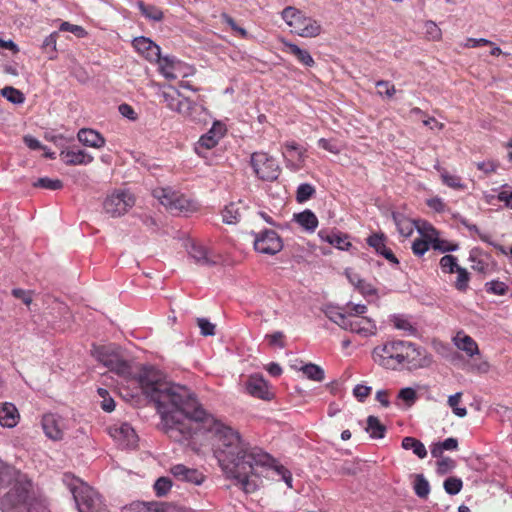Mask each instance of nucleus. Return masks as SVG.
Listing matches in <instances>:
<instances>
[{
    "label": "nucleus",
    "mask_w": 512,
    "mask_h": 512,
    "mask_svg": "<svg viewBox=\"0 0 512 512\" xmlns=\"http://www.w3.org/2000/svg\"><path fill=\"white\" fill-rule=\"evenodd\" d=\"M455 272L457 273L455 288L461 292L466 291L470 280L468 271L463 267H459Z\"/></svg>",
    "instance_id": "de8ad7c7"
},
{
    "label": "nucleus",
    "mask_w": 512,
    "mask_h": 512,
    "mask_svg": "<svg viewBox=\"0 0 512 512\" xmlns=\"http://www.w3.org/2000/svg\"><path fill=\"white\" fill-rule=\"evenodd\" d=\"M344 330L366 338L377 333V326L375 321L369 317H353V315H349Z\"/></svg>",
    "instance_id": "dca6fc26"
},
{
    "label": "nucleus",
    "mask_w": 512,
    "mask_h": 512,
    "mask_svg": "<svg viewBox=\"0 0 512 512\" xmlns=\"http://www.w3.org/2000/svg\"><path fill=\"white\" fill-rule=\"evenodd\" d=\"M371 357L378 366L392 371H413L428 368L433 363L432 355L425 348L399 339H390L376 345Z\"/></svg>",
    "instance_id": "7ed1b4c3"
},
{
    "label": "nucleus",
    "mask_w": 512,
    "mask_h": 512,
    "mask_svg": "<svg viewBox=\"0 0 512 512\" xmlns=\"http://www.w3.org/2000/svg\"><path fill=\"white\" fill-rule=\"evenodd\" d=\"M426 204L428 205V207H430L431 209H433L436 212H443V211H445V208H446V204L439 197H433V198L428 199L426 201Z\"/></svg>",
    "instance_id": "338daca9"
},
{
    "label": "nucleus",
    "mask_w": 512,
    "mask_h": 512,
    "mask_svg": "<svg viewBox=\"0 0 512 512\" xmlns=\"http://www.w3.org/2000/svg\"><path fill=\"white\" fill-rule=\"evenodd\" d=\"M33 186L48 189V190H59L63 187V183L59 179L42 177V178H39L36 182H34Z\"/></svg>",
    "instance_id": "49530a36"
},
{
    "label": "nucleus",
    "mask_w": 512,
    "mask_h": 512,
    "mask_svg": "<svg viewBox=\"0 0 512 512\" xmlns=\"http://www.w3.org/2000/svg\"><path fill=\"white\" fill-rule=\"evenodd\" d=\"M500 202H503L508 208L512 209V191L502 190L497 196Z\"/></svg>",
    "instance_id": "774afa93"
},
{
    "label": "nucleus",
    "mask_w": 512,
    "mask_h": 512,
    "mask_svg": "<svg viewBox=\"0 0 512 512\" xmlns=\"http://www.w3.org/2000/svg\"><path fill=\"white\" fill-rule=\"evenodd\" d=\"M315 193V188L308 183L300 184L297 188L296 199L299 203L306 202Z\"/></svg>",
    "instance_id": "8fccbe9b"
},
{
    "label": "nucleus",
    "mask_w": 512,
    "mask_h": 512,
    "mask_svg": "<svg viewBox=\"0 0 512 512\" xmlns=\"http://www.w3.org/2000/svg\"><path fill=\"white\" fill-rule=\"evenodd\" d=\"M281 17L292 29V32L300 37L314 38L322 32V26L318 20L307 16L295 7L288 6L284 8Z\"/></svg>",
    "instance_id": "39448f33"
},
{
    "label": "nucleus",
    "mask_w": 512,
    "mask_h": 512,
    "mask_svg": "<svg viewBox=\"0 0 512 512\" xmlns=\"http://www.w3.org/2000/svg\"><path fill=\"white\" fill-rule=\"evenodd\" d=\"M170 473L175 479L193 485H201L205 480V475L195 468L187 467L183 464L171 466Z\"/></svg>",
    "instance_id": "6ab92c4d"
},
{
    "label": "nucleus",
    "mask_w": 512,
    "mask_h": 512,
    "mask_svg": "<svg viewBox=\"0 0 512 512\" xmlns=\"http://www.w3.org/2000/svg\"><path fill=\"white\" fill-rule=\"evenodd\" d=\"M60 157L67 165H87L94 159L86 151L74 148L61 151Z\"/></svg>",
    "instance_id": "393cba45"
},
{
    "label": "nucleus",
    "mask_w": 512,
    "mask_h": 512,
    "mask_svg": "<svg viewBox=\"0 0 512 512\" xmlns=\"http://www.w3.org/2000/svg\"><path fill=\"white\" fill-rule=\"evenodd\" d=\"M198 326L201 330V334L204 336H212L215 334V325L212 324L205 318H198Z\"/></svg>",
    "instance_id": "e2e57ef3"
},
{
    "label": "nucleus",
    "mask_w": 512,
    "mask_h": 512,
    "mask_svg": "<svg viewBox=\"0 0 512 512\" xmlns=\"http://www.w3.org/2000/svg\"><path fill=\"white\" fill-rule=\"evenodd\" d=\"M42 428L45 435L54 441L61 440L67 428L65 419L57 414H45L42 418Z\"/></svg>",
    "instance_id": "2eb2a0df"
},
{
    "label": "nucleus",
    "mask_w": 512,
    "mask_h": 512,
    "mask_svg": "<svg viewBox=\"0 0 512 512\" xmlns=\"http://www.w3.org/2000/svg\"><path fill=\"white\" fill-rule=\"evenodd\" d=\"M138 383L157 406L166 434L176 442L188 440L197 431L211 434L214 455L226 478L236 481L246 493L260 485L262 470L273 468L289 488L292 474L262 449L251 446L233 428L208 414L185 386L166 381L154 368H145Z\"/></svg>",
    "instance_id": "f257e3e1"
},
{
    "label": "nucleus",
    "mask_w": 512,
    "mask_h": 512,
    "mask_svg": "<svg viewBox=\"0 0 512 512\" xmlns=\"http://www.w3.org/2000/svg\"><path fill=\"white\" fill-rule=\"evenodd\" d=\"M393 219L397 226L398 232L403 237L407 238L413 234L414 229L416 228L417 222L407 218L406 216H404L402 214H393Z\"/></svg>",
    "instance_id": "7c9ffc66"
},
{
    "label": "nucleus",
    "mask_w": 512,
    "mask_h": 512,
    "mask_svg": "<svg viewBox=\"0 0 512 512\" xmlns=\"http://www.w3.org/2000/svg\"><path fill=\"white\" fill-rule=\"evenodd\" d=\"M0 511L49 512L46 505L37 497L30 478L1 459Z\"/></svg>",
    "instance_id": "f03ea898"
},
{
    "label": "nucleus",
    "mask_w": 512,
    "mask_h": 512,
    "mask_svg": "<svg viewBox=\"0 0 512 512\" xmlns=\"http://www.w3.org/2000/svg\"><path fill=\"white\" fill-rule=\"evenodd\" d=\"M398 399L403 400L407 406H411L417 399V393L413 388H402L398 393Z\"/></svg>",
    "instance_id": "bf43d9fd"
},
{
    "label": "nucleus",
    "mask_w": 512,
    "mask_h": 512,
    "mask_svg": "<svg viewBox=\"0 0 512 512\" xmlns=\"http://www.w3.org/2000/svg\"><path fill=\"white\" fill-rule=\"evenodd\" d=\"M1 94L8 101L14 104H21L25 100L23 93H21L18 89L11 86L4 87L1 90Z\"/></svg>",
    "instance_id": "37998d69"
},
{
    "label": "nucleus",
    "mask_w": 512,
    "mask_h": 512,
    "mask_svg": "<svg viewBox=\"0 0 512 512\" xmlns=\"http://www.w3.org/2000/svg\"><path fill=\"white\" fill-rule=\"evenodd\" d=\"M153 195L171 213L188 215L197 209L194 202L170 188L155 189Z\"/></svg>",
    "instance_id": "0eeeda50"
},
{
    "label": "nucleus",
    "mask_w": 512,
    "mask_h": 512,
    "mask_svg": "<svg viewBox=\"0 0 512 512\" xmlns=\"http://www.w3.org/2000/svg\"><path fill=\"white\" fill-rule=\"evenodd\" d=\"M250 162L256 176L263 181H274L280 175L277 160L265 152L253 153Z\"/></svg>",
    "instance_id": "6e6552de"
},
{
    "label": "nucleus",
    "mask_w": 512,
    "mask_h": 512,
    "mask_svg": "<svg viewBox=\"0 0 512 512\" xmlns=\"http://www.w3.org/2000/svg\"><path fill=\"white\" fill-rule=\"evenodd\" d=\"M64 482L72 493L79 512H109L102 497L87 483L65 474Z\"/></svg>",
    "instance_id": "20e7f679"
},
{
    "label": "nucleus",
    "mask_w": 512,
    "mask_h": 512,
    "mask_svg": "<svg viewBox=\"0 0 512 512\" xmlns=\"http://www.w3.org/2000/svg\"><path fill=\"white\" fill-rule=\"evenodd\" d=\"M77 138L83 145L92 148H101L105 145L104 137L93 129H80Z\"/></svg>",
    "instance_id": "bb28decb"
},
{
    "label": "nucleus",
    "mask_w": 512,
    "mask_h": 512,
    "mask_svg": "<svg viewBox=\"0 0 512 512\" xmlns=\"http://www.w3.org/2000/svg\"><path fill=\"white\" fill-rule=\"evenodd\" d=\"M227 129L224 123L215 121L210 130L198 140L195 151L202 155L205 151L214 148L225 135Z\"/></svg>",
    "instance_id": "4468645a"
},
{
    "label": "nucleus",
    "mask_w": 512,
    "mask_h": 512,
    "mask_svg": "<svg viewBox=\"0 0 512 512\" xmlns=\"http://www.w3.org/2000/svg\"><path fill=\"white\" fill-rule=\"evenodd\" d=\"M134 204L135 198L129 191L118 190L106 197L103 208L111 217H119L127 213Z\"/></svg>",
    "instance_id": "9d476101"
},
{
    "label": "nucleus",
    "mask_w": 512,
    "mask_h": 512,
    "mask_svg": "<svg viewBox=\"0 0 512 512\" xmlns=\"http://www.w3.org/2000/svg\"><path fill=\"white\" fill-rule=\"evenodd\" d=\"M416 229L422 238L429 240L431 243L438 238V231L427 221H417Z\"/></svg>",
    "instance_id": "c9c22d12"
},
{
    "label": "nucleus",
    "mask_w": 512,
    "mask_h": 512,
    "mask_svg": "<svg viewBox=\"0 0 512 512\" xmlns=\"http://www.w3.org/2000/svg\"><path fill=\"white\" fill-rule=\"evenodd\" d=\"M458 448V441L455 438H447L443 442L437 443L431 449L433 457H439L444 450H456Z\"/></svg>",
    "instance_id": "ea45409f"
},
{
    "label": "nucleus",
    "mask_w": 512,
    "mask_h": 512,
    "mask_svg": "<svg viewBox=\"0 0 512 512\" xmlns=\"http://www.w3.org/2000/svg\"><path fill=\"white\" fill-rule=\"evenodd\" d=\"M137 6L141 13L149 20L160 21L163 18V12L154 5H146L144 2L139 1Z\"/></svg>",
    "instance_id": "e433bc0d"
},
{
    "label": "nucleus",
    "mask_w": 512,
    "mask_h": 512,
    "mask_svg": "<svg viewBox=\"0 0 512 512\" xmlns=\"http://www.w3.org/2000/svg\"><path fill=\"white\" fill-rule=\"evenodd\" d=\"M122 512H184L181 508L156 502H133L123 507Z\"/></svg>",
    "instance_id": "412c9836"
},
{
    "label": "nucleus",
    "mask_w": 512,
    "mask_h": 512,
    "mask_svg": "<svg viewBox=\"0 0 512 512\" xmlns=\"http://www.w3.org/2000/svg\"><path fill=\"white\" fill-rule=\"evenodd\" d=\"M370 386L358 384L353 389V395L361 402H363L371 393Z\"/></svg>",
    "instance_id": "0e129e2a"
},
{
    "label": "nucleus",
    "mask_w": 512,
    "mask_h": 512,
    "mask_svg": "<svg viewBox=\"0 0 512 512\" xmlns=\"http://www.w3.org/2000/svg\"><path fill=\"white\" fill-rule=\"evenodd\" d=\"M440 267L444 273H454L460 266L455 256L445 255L440 259Z\"/></svg>",
    "instance_id": "603ef678"
},
{
    "label": "nucleus",
    "mask_w": 512,
    "mask_h": 512,
    "mask_svg": "<svg viewBox=\"0 0 512 512\" xmlns=\"http://www.w3.org/2000/svg\"><path fill=\"white\" fill-rule=\"evenodd\" d=\"M441 179L442 182L455 190H464L466 189V185L462 182V179L458 175L450 174L447 170H441Z\"/></svg>",
    "instance_id": "58836bf2"
},
{
    "label": "nucleus",
    "mask_w": 512,
    "mask_h": 512,
    "mask_svg": "<svg viewBox=\"0 0 512 512\" xmlns=\"http://www.w3.org/2000/svg\"><path fill=\"white\" fill-rule=\"evenodd\" d=\"M108 433L122 448L133 449L138 445V435L134 428L126 422H118L109 426Z\"/></svg>",
    "instance_id": "9b49d317"
},
{
    "label": "nucleus",
    "mask_w": 512,
    "mask_h": 512,
    "mask_svg": "<svg viewBox=\"0 0 512 512\" xmlns=\"http://www.w3.org/2000/svg\"><path fill=\"white\" fill-rule=\"evenodd\" d=\"M178 114L195 123H203L207 121V109L189 98L182 101V106L178 109Z\"/></svg>",
    "instance_id": "f3484780"
},
{
    "label": "nucleus",
    "mask_w": 512,
    "mask_h": 512,
    "mask_svg": "<svg viewBox=\"0 0 512 512\" xmlns=\"http://www.w3.org/2000/svg\"><path fill=\"white\" fill-rule=\"evenodd\" d=\"M188 253L198 264L207 265L211 263L206 248L201 244L192 243Z\"/></svg>",
    "instance_id": "f704fd0d"
},
{
    "label": "nucleus",
    "mask_w": 512,
    "mask_h": 512,
    "mask_svg": "<svg viewBox=\"0 0 512 512\" xmlns=\"http://www.w3.org/2000/svg\"><path fill=\"white\" fill-rule=\"evenodd\" d=\"M478 170L484 172L485 174L494 173L498 168V163L493 160H486L482 162H478L476 164Z\"/></svg>",
    "instance_id": "69168bd1"
},
{
    "label": "nucleus",
    "mask_w": 512,
    "mask_h": 512,
    "mask_svg": "<svg viewBox=\"0 0 512 512\" xmlns=\"http://www.w3.org/2000/svg\"><path fill=\"white\" fill-rule=\"evenodd\" d=\"M413 489L415 494L420 498H427V496L429 495L430 485L422 474L415 475Z\"/></svg>",
    "instance_id": "4c0bfd02"
},
{
    "label": "nucleus",
    "mask_w": 512,
    "mask_h": 512,
    "mask_svg": "<svg viewBox=\"0 0 512 512\" xmlns=\"http://www.w3.org/2000/svg\"><path fill=\"white\" fill-rule=\"evenodd\" d=\"M132 45L135 50L150 63H156L161 56L160 47L150 38L144 36L136 37Z\"/></svg>",
    "instance_id": "a211bd4d"
},
{
    "label": "nucleus",
    "mask_w": 512,
    "mask_h": 512,
    "mask_svg": "<svg viewBox=\"0 0 512 512\" xmlns=\"http://www.w3.org/2000/svg\"><path fill=\"white\" fill-rule=\"evenodd\" d=\"M454 345L461 351L465 352L468 357L479 355V347L476 341L464 331H458L452 338Z\"/></svg>",
    "instance_id": "5701e85b"
},
{
    "label": "nucleus",
    "mask_w": 512,
    "mask_h": 512,
    "mask_svg": "<svg viewBox=\"0 0 512 512\" xmlns=\"http://www.w3.org/2000/svg\"><path fill=\"white\" fill-rule=\"evenodd\" d=\"M423 29H424V34H425L426 38L429 40L438 41L442 37L441 29L438 27V25L435 22H433L431 20L426 21L424 23Z\"/></svg>",
    "instance_id": "c03bdc74"
},
{
    "label": "nucleus",
    "mask_w": 512,
    "mask_h": 512,
    "mask_svg": "<svg viewBox=\"0 0 512 512\" xmlns=\"http://www.w3.org/2000/svg\"><path fill=\"white\" fill-rule=\"evenodd\" d=\"M246 391L249 395L262 400H271L273 398L268 382L260 375L249 377L246 382Z\"/></svg>",
    "instance_id": "aec40b11"
},
{
    "label": "nucleus",
    "mask_w": 512,
    "mask_h": 512,
    "mask_svg": "<svg viewBox=\"0 0 512 512\" xmlns=\"http://www.w3.org/2000/svg\"><path fill=\"white\" fill-rule=\"evenodd\" d=\"M463 483L460 478L449 477L444 481V489L450 495L458 494L462 489Z\"/></svg>",
    "instance_id": "864d4df0"
},
{
    "label": "nucleus",
    "mask_w": 512,
    "mask_h": 512,
    "mask_svg": "<svg viewBox=\"0 0 512 512\" xmlns=\"http://www.w3.org/2000/svg\"><path fill=\"white\" fill-rule=\"evenodd\" d=\"M159 73L167 80L186 78L195 73V68L173 56H160L156 62Z\"/></svg>",
    "instance_id": "1a4fd4ad"
},
{
    "label": "nucleus",
    "mask_w": 512,
    "mask_h": 512,
    "mask_svg": "<svg viewBox=\"0 0 512 512\" xmlns=\"http://www.w3.org/2000/svg\"><path fill=\"white\" fill-rule=\"evenodd\" d=\"M295 222L307 232H314L318 226L317 216L311 210H304L294 214Z\"/></svg>",
    "instance_id": "c85d7f7f"
},
{
    "label": "nucleus",
    "mask_w": 512,
    "mask_h": 512,
    "mask_svg": "<svg viewBox=\"0 0 512 512\" xmlns=\"http://www.w3.org/2000/svg\"><path fill=\"white\" fill-rule=\"evenodd\" d=\"M365 430L373 439H382L386 433L385 425L380 422L378 417L372 415L367 418Z\"/></svg>",
    "instance_id": "2f4dec72"
},
{
    "label": "nucleus",
    "mask_w": 512,
    "mask_h": 512,
    "mask_svg": "<svg viewBox=\"0 0 512 512\" xmlns=\"http://www.w3.org/2000/svg\"><path fill=\"white\" fill-rule=\"evenodd\" d=\"M319 238L340 250H348L351 246L349 237L339 231L322 229L318 232Z\"/></svg>",
    "instance_id": "4be33fe9"
},
{
    "label": "nucleus",
    "mask_w": 512,
    "mask_h": 512,
    "mask_svg": "<svg viewBox=\"0 0 512 512\" xmlns=\"http://www.w3.org/2000/svg\"><path fill=\"white\" fill-rule=\"evenodd\" d=\"M20 420L16 406L10 402L0 403V425L6 428L15 427Z\"/></svg>",
    "instance_id": "a878e982"
},
{
    "label": "nucleus",
    "mask_w": 512,
    "mask_h": 512,
    "mask_svg": "<svg viewBox=\"0 0 512 512\" xmlns=\"http://www.w3.org/2000/svg\"><path fill=\"white\" fill-rule=\"evenodd\" d=\"M367 243L370 247L382 255L389 262L398 264V259L395 257L391 249L386 246V238L383 234H372L367 238Z\"/></svg>",
    "instance_id": "b1692460"
},
{
    "label": "nucleus",
    "mask_w": 512,
    "mask_h": 512,
    "mask_svg": "<svg viewBox=\"0 0 512 512\" xmlns=\"http://www.w3.org/2000/svg\"><path fill=\"white\" fill-rule=\"evenodd\" d=\"M169 88L171 92L163 91L161 93V97L169 110L178 113V109H180L182 101H184L186 97H184L179 90L175 89L173 86H170Z\"/></svg>",
    "instance_id": "c756f323"
},
{
    "label": "nucleus",
    "mask_w": 512,
    "mask_h": 512,
    "mask_svg": "<svg viewBox=\"0 0 512 512\" xmlns=\"http://www.w3.org/2000/svg\"><path fill=\"white\" fill-rule=\"evenodd\" d=\"M283 157L286 161V167L291 171H299L305 166L307 150L297 144L295 141H287L283 144Z\"/></svg>",
    "instance_id": "ddd939ff"
},
{
    "label": "nucleus",
    "mask_w": 512,
    "mask_h": 512,
    "mask_svg": "<svg viewBox=\"0 0 512 512\" xmlns=\"http://www.w3.org/2000/svg\"><path fill=\"white\" fill-rule=\"evenodd\" d=\"M326 315L327 317L333 321L334 323H336L338 326H340L342 329H345V326H346V323L348 321V317L349 315H347L346 311L345 312H341L337 309H334V308H329L327 311H326Z\"/></svg>",
    "instance_id": "a18cd8bd"
},
{
    "label": "nucleus",
    "mask_w": 512,
    "mask_h": 512,
    "mask_svg": "<svg viewBox=\"0 0 512 512\" xmlns=\"http://www.w3.org/2000/svg\"><path fill=\"white\" fill-rule=\"evenodd\" d=\"M367 312V306L364 304H355L349 302L346 304L347 315H353V317H365L364 314Z\"/></svg>",
    "instance_id": "052dcab7"
},
{
    "label": "nucleus",
    "mask_w": 512,
    "mask_h": 512,
    "mask_svg": "<svg viewBox=\"0 0 512 512\" xmlns=\"http://www.w3.org/2000/svg\"><path fill=\"white\" fill-rule=\"evenodd\" d=\"M223 221L227 224H233L240 218V212L235 204L227 205L222 211Z\"/></svg>",
    "instance_id": "09e8293b"
},
{
    "label": "nucleus",
    "mask_w": 512,
    "mask_h": 512,
    "mask_svg": "<svg viewBox=\"0 0 512 512\" xmlns=\"http://www.w3.org/2000/svg\"><path fill=\"white\" fill-rule=\"evenodd\" d=\"M431 242L424 238L415 239L412 243V251L416 256H423L428 250Z\"/></svg>",
    "instance_id": "13d9d810"
},
{
    "label": "nucleus",
    "mask_w": 512,
    "mask_h": 512,
    "mask_svg": "<svg viewBox=\"0 0 512 512\" xmlns=\"http://www.w3.org/2000/svg\"><path fill=\"white\" fill-rule=\"evenodd\" d=\"M318 146L332 154L337 155L341 152V147L335 139L320 138L318 140Z\"/></svg>",
    "instance_id": "4d7b16f0"
},
{
    "label": "nucleus",
    "mask_w": 512,
    "mask_h": 512,
    "mask_svg": "<svg viewBox=\"0 0 512 512\" xmlns=\"http://www.w3.org/2000/svg\"><path fill=\"white\" fill-rule=\"evenodd\" d=\"M254 248L261 254L275 255L282 250L283 242L277 232L264 230L255 234Z\"/></svg>",
    "instance_id": "f8f14e48"
},
{
    "label": "nucleus",
    "mask_w": 512,
    "mask_h": 512,
    "mask_svg": "<svg viewBox=\"0 0 512 512\" xmlns=\"http://www.w3.org/2000/svg\"><path fill=\"white\" fill-rule=\"evenodd\" d=\"M390 322L395 329L403 331L407 335L413 336L417 334L416 327L404 315H393Z\"/></svg>",
    "instance_id": "473e14b6"
},
{
    "label": "nucleus",
    "mask_w": 512,
    "mask_h": 512,
    "mask_svg": "<svg viewBox=\"0 0 512 512\" xmlns=\"http://www.w3.org/2000/svg\"><path fill=\"white\" fill-rule=\"evenodd\" d=\"M301 371L305 374L307 378L313 381L320 382L324 379V370L316 364H306L301 368Z\"/></svg>",
    "instance_id": "a19ab883"
},
{
    "label": "nucleus",
    "mask_w": 512,
    "mask_h": 512,
    "mask_svg": "<svg viewBox=\"0 0 512 512\" xmlns=\"http://www.w3.org/2000/svg\"><path fill=\"white\" fill-rule=\"evenodd\" d=\"M172 487V481L168 477H160L154 484V491L157 496H165Z\"/></svg>",
    "instance_id": "3c124183"
},
{
    "label": "nucleus",
    "mask_w": 512,
    "mask_h": 512,
    "mask_svg": "<svg viewBox=\"0 0 512 512\" xmlns=\"http://www.w3.org/2000/svg\"><path fill=\"white\" fill-rule=\"evenodd\" d=\"M284 44V52L292 54L296 59L303 65L307 67H312L315 64V61L311 54L305 50L297 46L296 44L290 43L288 41H283Z\"/></svg>",
    "instance_id": "cd10ccee"
},
{
    "label": "nucleus",
    "mask_w": 512,
    "mask_h": 512,
    "mask_svg": "<svg viewBox=\"0 0 512 512\" xmlns=\"http://www.w3.org/2000/svg\"><path fill=\"white\" fill-rule=\"evenodd\" d=\"M486 291L494 295H504L508 291V286L499 280H492L485 284Z\"/></svg>",
    "instance_id": "6e6d98bb"
},
{
    "label": "nucleus",
    "mask_w": 512,
    "mask_h": 512,
    "mask_svg": "<svg viewBox=\"0 0 512 512\" xmlns=\"http://www.w3.org/2000/svg\"><path fill=\"white\" fill-rule=\"evenodd\" d=\"M461 398H462V393L457 392L448 397L447 403L456 416L463 418L467 415V409L465 407L459 406V403L461 402Z\"/></svg>",
    "instance_id": "79ce46f5"
},
{
    "label": "nucleus",
    "mask_w": 512,
    "mask_h": 512,
    "mask_svg": "<svg viewBox=\"0 0 512 512\" xmlns=\"http://www.w3.org/2000/svg\"><path fill=\"white\" fill-rule=\"evenodd\" d=\"M93 356L110 371L128 379L132 375V368L121 354V350L115 345L95 346L92 350Z\"/></svg>",
    "instance_id": "423d86ee"
},
{
    "label": "nucleus",
    "mask_w": 512,
    "mask_h": 512,
    "mask_svg": "<svg viewBox=\"0 0 512 512\" xmlns=\"http://www.w3.org/2000/svg\"><path fill=\"white\" fill-rule=\"evenodd\" d=\"M376 87L378 88V95L385 96L387 98H392L396 93V88L389 81L379 80L376 82Z\"/></svg>",
    "instance_id": "5fc2aeb1"
},
{
    "label": "nucleus",
    "mask_w": 512,
    "mask_h": 512,
    "mask_svg": "<svg viewBox=\"0 0 512 512\" xmlns=\"http://www.w3.org/2000/svg\"><path fill=\"white\" fill-rule=\"evenodd\" d=\"M401 445L405 450H412L413 453L420 459H423L427 456V450L424 444L414 437H404Z\"/></svg>",
    "instance_id": "72a5a7b5"
},
{
    "label": "nucleus",
    "mask_w": 512,
    "mask_h": 512,
    "mask_svg": "<svg viewBox=\"0 0 512 512\" xmlns=\"http://www.w3.org/2000/svg\"><path fill=\"white\" fill-rule=\"evenodd\" d=\"M431 244L435 250H440L442 252L456 251L458 249V244H454V243H450L445 240H441V239H439V237L435 241H433Z\"/></svg>",
    "instance_id": "680f3d73"
}]
</instances>
